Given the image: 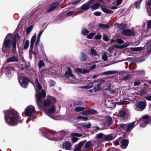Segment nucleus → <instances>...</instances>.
<instances>
[{
	"mask_svg": "<svg viewBox=\"0 0 151 151\" xmlns=\"http://www.w3.org/2000/svg\"><path fill=\"white\" fill-rule=\"evenodd\" d=\"M35 82L32 83L36 92V97L37 105L39 107L42 105L45 107H48L45 110L46 113L52 114L55 111V106L54 104L55 103L56 100L52 96H47V99L45 100L43 103L41 101V97L45 98L46 96V93L45 90L42 89L41 91L42 88L38 80V79L35 77L34 78Z\"/></svg>",
	"mask_w": 151,
	"mask_h": 151,
	"instance_id": "1",
	"label": "nucleus"
},
{
	"mask_svg": "<svg viewBox=\"0 0 151 151\" xmlns=\"http://www.w3.org/2000/svg\"><path fill=\"white\" fill-rule=\"evenodd\" d=\"M3 112L5 121L10 125L15 126L23 121V119L19 117L18 113L13 109L4 110Z\"/></svg>",
	"mask_w": 151,
	"mask_h": 151,
	"instance_id": "2",
	"label": "nucleus"
},
{
	"mask_svg": "<svg viewBox=\"0 0 151 151\" xmlns=\"http://www.w3.org/2000/svg\"><path fill=\"white\" fill-rule=\"evenodd\" d=\"M49 132L51 134H53V137H50L49 134L46 131L43 130L42 132L44 134V136L49 139L53 141H58L64 138L66 135L67 132L65 131H62L59 132H55L52 130H49Z\"/></svg>",
	"mask_w": 151,
	"mask_h": 151,
	"instance_id": "3",
	"label": "nucleus"
},
{
	"mask_svg": "<svg viewBox=\"0 0 151 151\" xmlns=\"http://www.w3.org/2000/svg\"><path fill=\"white\" fill-rule=\"evenodd\" d=\"M12 36L11 34H9L6 35L4 39L2 47V50L3 52H9V50L7 48L10 47V40Z\"/></svg>",
	"mask_w": 151,
	"mask_h": 151,
	"instance_id": "4",
	"label": "nucleus"
},
{
	"mask_svg": "<svg viewBox=\"0 0 151 151\" xmlns=\"http://www.w3.org/2000/svg\"><path fill=\"white\" fill-rule=\"evenodd\" d=\"M97 139H100L102 141H109L114 139L113 135L111 134L105 135L102 133L97 134L96 136Z\"/></svg>",
	"mask_w": 151,
	"mask_h": 151,
	"instance_id": "5",
	"label": "nucleus"
},
{
	"mask_svg": "<svg viewBox=\"0 0 151 151\" xmlns=\"http://www.w3.org/2000/svg\"><path fill=\"white\" fill-rule=\"evenodd\" d=\"M25 112L27 116H32L35 112V107L32 105L28 106L25 109Z\"/></svg>",
	"mask_w": 151,
	"mask_h": 151,
	"instance_id": "6",
	"label": "nucleus"
},
{
	"mask_svg": "<svg viewBox=\"0 0 151 151\" xmlns=\"http://www.w3.org/2000/svg\"><path fill=\"white\" fill-rule=\"evenodd\" d=\"M151 118L149 119V116L146 115L142 117V119H140V126L142 127H145L147 124L150 123V119Z\"/></svg>",
	"mask_w": 151,
	"mask_h": 151,
	"instance_id": "7",
	"label": "nucleus"
},
{
	"mask_svg": "<svg viewBox=\"0 0 151 151\" xmlns=\"http://www.w3.org/2000/svg\"><path fill=\"white\" fill-rule=\"evenodd\" d=\"M19 82L21 86L23 88H25L27 87L29 81L27 78L19 77L18 78Z\"/></svg>",
	"mask_w": 151,
	"mask_h": 151,
	"instance_id": "8",
	"label": "nucleus"
},
{
	"mask_svg": "<svg viewBox=\"0 0 151 151\" xmlns=\"http://www.w3.org/2000/svg\"><path fill=\"white\" fill-rule=\"evenodd\" d=\"M146 105V101L139 102L135 107V109L137 111H141L145 109Z\"/></svg>",
	"mask_w": 151,
	"mask_h": 151,
	"instance_id": "9",
	"label": "nucleus"
},
{
	"mask_svg": "<svg viewBox=\"0 0 151 151\" xmlns=\"http://www.w3.org/2000/svg\"><path fill=\"white\" fill-rule=\"evenodd\" d=\"M129 44L128 43H125L123 45L120 46L116 45H114L113 46L109 47L108 48V50L109 52L111 53L112 51L114 50V48L115 47L122 48L125 47H127L129 46Z\"/></svg>",
	"mask_w": 151,
	"mask_h": 151,
	"instance_id": "10",
	"label": "nucleus"
},
{
	"mask_svg": "<svg viewBox=\"0 0 151 151\" xmlns=\"http://www.w3.org/2000/svg\"><path fill=\"white\" fill-rule=\"evenodd\" d=\"M36 37V33H35L34 35L32 36L31 41H30V50H29V53H30L32 52V50L34 44L35 42V39Z\"/></svg>",
	"mask_w": 151,
	"mask_h": 151,
	"instance_id": "11",
	"label": "nucleus"
},
{
	"mask_svg": "<svg viewBox=\"0 0 151 151\" xmlns=\"http://www.w3.org/2000/svg\"><path fill=\"white\" fill-rule=\"evenodd\" d=\"M19 60L18 56L17 55H13L8 58L6 60L7 63L9 62H17Z\"/></svg>",
	"mask_w": 151,
	"mask_h": 151,
	"instance_id": "12",
	"label": "nucleus"
},
{
	"mask_svg": "<svg viewBox=\"0 0 151 151\" xmlns=\"http://www.w3.org/2000/svg\"><path fill=\"white\" fill-rule=\"evenodd\" d=\"M122 34L127 36H134L135 35L134 32L129 29L123 30L122 32Z\"/></svg>",
	"mask_w": 151,
	"mask_h": 151,
	"instance_id": "13",
	"label": "nucleus"
},
{
	"mask_svg": "<svg viewBox=\"0 0 151 151\" xmlns=\"http://www.w3.org/2000/svg\"><path fill=\"white\" fill-rule=\"evenodd\" d=\"M95 0H90L87 3L83 5L81 7V9L83 10H86L89 8V5L90 4L93 3V1Z\"/></svg>",
	"mask_w": 151,
	"mask_h": 151,
	"instance_id": "14",
	"label": "nucleus"
},
{
	"mask_svg": "<svg viewBox=\"0 0 151 151\" xmlns=\"http://www.w3.org/2000/svg\"><path fill=\"white\" fill-rule=\"evenodd\" d=\"M105 82L103 80H100L98 83L93 88L94 91L96 92L97 91L101 90V88L100 86L105 83Z\"/></svg>",
	"mask_w": 151,
	"mask_h": 151,
	"instance_id": "15",
	"label": "nucleus"
},
{
	"mask_svg": "<svg viewBox=\"0 0 151 151\" xmlns=\"http://www.w3.org/2000/svg\"><path fill=\"white\" fill-rule=\"evenodd\" d=\"M105 105L108 108L113 109L116 106V104L114 102L109 101L106 100L105 101Z\"/></svg>",
	"mask_w": 151,
	"mask_h": 151,
	"instance_id": "16",
	"label": "nucleus"
},
{
	"mask_svg": "<svg viewBox=\"0 0 151 151\" xmlns=\"http://www.w3.org/2000/svg\"><path fill=\"white\" fill-rule=\"evenodd\" d=\"M75 71L77 73H86L89 72V70L86 69H83L77 68L74 69Z\"/></svg>",
	"mask_w": 151,
	"mask_h": 151,
	"instance_id": "17",
	"label": "nucleus"
},
{
	"mask_svg": "<svg viewBox=\"0 0 151 151\" xmlns=\"http://www.w3.org/2000/svg\"><path fill=\"white\" fill-rule=\"evenodd\" d=\"M68 71H65V75L66 77H73L74 78L76 77L75 76L73 73L70 67H68L67 68Z\"/></svg>",
	"mask_w": 151,
	"mask_h": 151,
	"instance_id": "18",
	"label": "nucleus"
},
{
	"mask_svg": "<svg viewBox=\"0 0 151 151\" xmlns=\"http://www.w3.org/2000/svg\"><path fill=\"white\" fill-rule=\"evenodd\" d=\"M135 121L132 122L129 124L128 125H127V128L126 130L127 133H129L131 132L132 129L134 127V125Z\"/></svg>",
	"mask_w": 151,
	"mask_h": 151,
	"instance_id": "19",
	"label": "nucleus"
},
{
	"mask_svg": "<svg viewBox=\"0 0 151 151\" xmlns=\"http://www.w3.org/2000/svg\"><path fill=\"white\" fill-rule=\"evenodd\" d=\"M71 143L66 141L64 142L63 144V148L66 150H69L71 148Z\"/></svg>",
	"mask_w": 151,
	"mask_h": 151,
	"instance_id": "20",
	"label": "nucleus"
},
{
	"mask_svg": "<svg viewBox=\"0 0 151 151\" xmlns=\"http://www.w3.org/2000/svg\"><path fill=\"white\" fill-rule=\"evenodd\" d=\"M59 3L58 2H56L52 4L48 8L47 10V12H49L52 11L55 9L58 5Z\"/></svg>",
	"mask_w": 151,
	"mask_h": 151,
	"instance_id": "21",
	"label": "nucleus"
},
{
	"mask_svg": "<svg viewBox=\"0 0 151 151\" xmlns=\"http://www.w3.org/2000/svg\"><path fill=\"white\" fill-rule=\"evenodd\" d=\"M129 143L128 141L126 139H123L121 142L120 147L121 148L124 149L126 148Z\"/></svg>",
	"mask_w": 151,
	"mask_h": 151,
	"instance_id": "22",
	"label": "nucleus"
},
{
	"mask_svg": "<svg viewBox=\"0 0 151 151\" xmlns=\"http://www.w3.org/2000/svg\"><path fill=\"white\" fill-rule=\"evenodd\" d=\"M114 26L118 28L121 29H124L126 27V24H119L118 23L115 24Z\"/></svg>",
	"mask_w": 151,
	"mask_h": 151,
	"instance_id": "23",
	"label": "nucleus"
},
{
	"mask_svg": "<svg viewBox=\"0 0 151 151\" xmlns=\"http://www.w3.org/2000/svg\"><path fill=\"white\" fill-rule=\"evenodd\" d=\"M101 8L102 11L105 13L111 14L113 12V11H112L108 9L104 6H102Z\"/></svg>",
	"mask_w": 151,
	"mask_h": 151,
	"instance_id": "24",
	"label": "nucleus"
},
{
	"mask_svg": "<svg viewBox=\"0 0 151 151\" xmlns=\"http://www.w3.org/2000/svg\"><path fill=\"white\" fill-rule=\"evenodd\" d=\"M81 34L84 36H87L89 33V31L85 28H83L81 29Z\"/></svg>",
	"mask_w": 151,
	"mask_h": 151,
	"instance_id": "25",
	"label": "nucleus"
},
{
	"mask_svg": "<svg viewBox=\"0 0 151 151\" xmlns=\"http://www.w3.org/2000/svg\"><path fill=\"white\" fill-rule=\"evenodd\" d=\"M91 54L92 55L95 56H99V54H98L96 50L94 49L93 47H92L91 50Z\"/></svg>",
	"mask_w": 151,
	"mask_h": 151,
	"instance_id": "26",
	"label": "nucleus"
},
{
	"mask_svg": "<svg viewBox=\"0 0 151 151\" xmlns=\"http://www.w3.org/2000/svg\"><path fill=\"white\" fill-rule=\"evenodd\" d=\"M19 37V36L18 35H16L14 38V40L12 42V46L14 48H16V41L15 39L16 38H18Z\"/></svg>",
	"mask_w": 151,
	"mask_h": 151,
	"instance_id": "27",
	"label": "nucleus"
},
{
	"mask_svg": "<svg viewBox=\"0 0 151 151\" xmlns=\"http://www.w3.org/2000/svg\"><path fill=\"white\" fill-rule=\"evenodd\" d=\"M146 7L149 11V8L151 7V0H148L146 1Z\"/></svg>",
	"mask_w": 151,
	"mask_h": 151,
	"instance_id": "28",
	"label": "nucleus"
},
{
	"mask_svg": "<svg viewBox=\"0 0 151 151\" xmlns=\"http://www.w3.org/2000/svg\"><path fill=\"white\" fill-rule=\"evenodd\" d=\"M80 59L81 61H86L87 59L86 55L83 53H82L81 56L80 57Z\"/></svg>",
	"mask_w": 151,
	"mask_h": 151,
	"instance_id": "29",
	"label": "nucleus"
},
{
	"mask_svg": "<svg viewBox=\"0 0 151 151\" xmlns=\"http://www.w3.org/2000/svg\"><path fill=\"white\" fill-rule=\"evenodd\" d=\"M93 86V82H91L89 85L85 86H82L81 87L82 88H85L86 89H89L92 88Z\"/></svg>",
	"mask_w": 151,
	"mask_h": 151,
	"instance_id": "30",
	"label": "nucleus"
},
{
	"mask_svg": "<svg viewBox=\"0 0 151 151\" xmlns=\"http://www.w3.org/2000/svg\"><path fill=\"white\" fill-rule=\"evenodd\" d=\"M146 46L147 47V50L148 52L151 51V40L147 42Z\"/></svg>",
	"mask_w": 151,
	"mask_h": 151,
	"instance_id": "31",
	"label": "nucleus"
},
{
	"mask_svg": "<svg viewBox=\"0 0 151 151\" xmlns=\"http://www.w3.org/2000/svg\"><path fill=\"white\" fill-rule=\"evenodd\" d=\"M118 105H122V104H129L128 101H121L119 102H117L116 103Z\"/></svg>",
	"mask_w": 151,
	"mask_h": 151,
	"instance_id": "32",
	"label": "nucleus"
},
{
	"mask_svg": "<svg viewBox=\"0 0 151 151\" xmlns=\"http://www.w3.org/2000/svg\"><path fill=\"white\" fill-rule=\"evenodd\" d=\"M52 70V68H50L48 69V71H50ZM47 71L48 70H47V69H44L41 70L40 72L41 76H44V73H46Z\"/></svg>",
	"mask_w": 151,
	"mask_h": 151,
	"instance_id": "33",
	"label": "nucleus"
},
{
	"mask_svg": "<svg viewBox=\"0 0 151 151\" xmlns=\"http://www.w3.org/2000/svg\"><path fill=\"white\" fill-rule=\"evenodd\" d=\"M144 47H132L131 48V50L134 51H138L142 50Z\"/></svg>",
	"mask_w": 151,
	"mask_h": 151,
	"instance_id": "34",
	"label": "nucleus"
},
{
	"mask_svg": "<svg viewBox=\"0 0 151 151\" xmlns=\"http://www.w3.org/2000/svg\"><path fill=\"white\" fill-rule=\"evenodd\" d=\"M81 144H78L76 146L75 148L74 149L73 151H81Z\"/></svg>",
	"mask_w": 151,
	"mask_h": 151,
	"instance_id": "35",
	"label": "nucleus"
},
{
	"mask_svg": "<svg viewBox=\"0 0 151 151\" xmlns=\"http://www.w3.org/2000/svg\"><path fill=\"white\" fill-rule=\"evenodd\" d=\"M77 119H82L84 121H86L89 120L88 118L87 117H84L81 116H78L77 118Z\"/></svg>",
	"mask_w": 151,
	"mask_h": 151,
	"instance_id": "36",
	"label": "nucleus"
},
{
	"mask_svg": "<svg viewBox=\"0 0 151 151\" xmlns=\"http://www.w3.org/2000/svg\"><path fill=\"white\" fill-rule=\"evenodd\" d=\"M100 4L99 3H96L92 6L91 8L92 9H96L99 8L100 6Z\"/></svg>",
	"mask_w": 151,
	"mask_h": 151,
	"instance_id": "37",
	"label": "nucleus"
},
{
	"mask_svg": "<svg viewBox=\"0 0 151 151\" xmlns=\"http://www.w3.org/2000/svg\"><path fill=\"white\" fill-rule=\"evenodd\" d=\"M102 59H103L104 61H106L107 60L108 58L106 53L105 52H104L102 53Z\"/></svg>",
	"mask_w": 151,
	"mask_h": 151,
	"instance_id": "38",
	"label": "nucleus"
},
{
	"mask_svg": "<svg viewBox=\"0 0 151 151\" xmlns=\"http://www.w3.org/2000/svg\"><path fill=\"white\" fill-rule=\"evenodd\" d=\"M89 115H92L98 113V112L95 110L91 109L88 110Z\"/></svg>",
	"mask_w": 151,
	"mask_h": 151,
	"instance_id": "39",
	"label": "nucleus"
},
{
	"mask_svg": "<svg viewBox=\"0 0 151 151\" xmlns=\"http://www.w3.org/2000/svg\"><path fill=\"white\" fill-rule=\"evenodd\" d=\"M119 126L121 129L124 130L127 127V124H119Z\"/></svg>",
	"mask_w": 151,
	"mask_h": 151,
	"instance_id": "40",
	"label": "nucleus"
},
{
	"mask_svg": "<svg viewBox=\"0 0 151 151\" xmlns=\"http://www.w3.org/2000/svg\"><path fill=\"white\" fill-rule=\"evenodd\" d=\"M38 65L39 68L40 69L41 67H44L45 65V64L42 60H40L39 61L38 63Z\"/></svg>",
	"mask_w": 151,
	"mask_h": 151,
	"instance_id": "41",
	"label": "nucleus"
},
{
	"mask_svg": "<svg viewBox=\"0 0 151 151\" xmlns=\"http://www.w3.org/2000/svg\"><path fill=\"white\" fill-rule=\"evenodd\" d=\"M84 109V108L82 107H76L75 109V110L77 112H79L81 111H82Z\"/></svg>",
	"mask_w": 151,
	"mask_h": 151,
	"instance_id": "42",
	"label": "nucleus"
},
{
	"mask_svg": "<svg viewBox=\"0 0 151 151\" xmlns=\"http://www.w3.org/2000/svg\"><path fill=\"white\" fill-rule=\"evenodd\" d=\"M140 1H136L134 4V6L136 9H139L140 8Z\"/></svg>",
	"mask_w": 151,
	"mask_h": 151,
	"instance_id": "43",
	"label": "nucleus"
},
{
	"mask_svg": "<svg viewBox=\"0 0 151 151\" xmlns=\"http://www.w3.org/2000/svg\"><path fill=\"white\" fill-rule=\"evenodd\" d=\"M81 126L85 128H90L91 126V124L89 123L87 124H82Z\"/></svg>",
	"mask_w": 151,
	"mask_h": 151,
	"instance_id": "44",
	"label": "nucleus"
},
{
	"mask_svg": "<svg viewBox=\"0 0 151 151\" xmlns=\"http://www.w3.org/2000/svg\"><path fill=\"white\" fill-rule=\"evenodd\" d=\"M92 145V143L90 141H88L85 145L84 147L86 148H88L91 147Z\"/></svg>",
	"mask_w": 151,
	"mask_h": 151,
	"instance_id": "45",
	"label": "nucleus"
},
{
	"mask_svg": "<svg viewBox=\"0 0 151 151\" xmlns=\"http://www.w3.org/2000/svg\"><path fill=\"white\" fill-rule=\"evenodd\" d=\"M32 26H30L29 27L27 28L25 30L26 34L27 35L32 30Z\"/></svg>",
	"mask_w": 151,
	"mask_h": 151,
	"instance_id": "46",
	"label": "nucleus"
},
{
	"mask_svg": "<svg viewBox=\"0 0 151 151\" xmlns=\"http://www.w3.org/2000/svg\"><path fill=\"white\" fill-rule=\"evenodd\" d=\"M71 136L72 137H81L82 136V135L80 134H78L76 133H73L71 134Z\"/></svg>",
	"mask_w": 151,
	"mask_h": 151,
	"instance_id": "47",
	"label": "nucleus"
},
{
	"mask_svg": "<svg viewBox=\"0 0 151 151\" xmlns=\"http://www.w3.org/2000/svg\"><path fill=\"white\" fill-rule=\"evenodd\" d=\"M29 42L28 40H27L25 42L24 45V48L25 49H27L28 47Z\"/></svg>",
	"mask_w": 151,
	"mask_h": 151,
	"instance_id": "48",
	"label": "nucleus"
},
{
	"mask_svg": "<svg viewBox=\"0 0 151 151\" xmlns=\"http://www.w3.org/2000/svg\"><path fill=\"white\" fill-rule=\"evenodd\" d=\"M119 114L121 117L123 118L126 115V112L124 111H121L119 112Z\"/></svg>",
	"mask_w": 151,
	"mask_h": 151,
	"instance_id": "49",
	"label": "nucleus"
},
{
	"mask_svg": "<svg viewBox=\"0 0 151 151\" xmlns=\"http://www.w3.org/2000/svg\"><path fill=\"white\" fill-rule=\"evenodd\" d=\"M147 27L148 28V31H150V29L151 28V20L148 21L147 22Z\"/></svg>",
	"mask_w": 151,
	"mask_h": 151,
	"instance_id": "50",
	"label": "nucleus"
},
{
	"mask_svg": "<svg viewBox=\"0 0 151 151\" xmlns=\"http://www.w3.org/2000/svg\"><path fill=\"white\" fill-rule=\"evenodd\" d=\"M95 34L94 33L91 32L88 35H87V37L89 39H91L93 36L95 35Z\"/></svg>",
	"mask_w": 151,
	"mask_h": 151,
	"instance_id": "51",
	"label": "nucleus"
},
{
	"mask_svg": "<svg viewBox=\"0 0 151 151\" xmlns=\"http://www.w3.org/2000/svg\"><path fill=\"white\" fill-rule=\"evenodd\" d=\"M99 26L100 27H102L104 28H107L108 29L109 28V27L108 25L106 24H104L102 23L99 24Z\"/></svg>",
	"mask_w": 151,
	"mask_h": 151,
	"instance_id": "52",
	"label": "nucleus"
},
{
	"mask_svg": "<svg viewBox=\"0 0 151 151\" xmlns=\"http://www.w3.org/2000/svg\"><path fill=\"white\" fill-rule=\"evenodd\" d=\"M118 71L116 70H109L107 71L108 74L110 75L112 74H114L116 73H117Z\"/></svg>",
	"mask_w": 151,
	"mask_h": 151,
	"instance_id": "53",
	"label": "nucleus"
},
{
	"mask_svg": "<svg viewBox=\"0 0 151 151\" xmlns=\"http://www.w3.org/2000/svg\"><path fill=\"white\" fill-rule=\"evenodd\" d=\"M114 42H117L119 44H121L124 42V41L121 39H117Z\"/></svg>",
	"mask_w": 151,
	"mask_h": 151,
	"instance_id": "54",
	"label": "nucleus"
},
{
	"mask_svg": "<svg viewBox=\"0 0 151 151\" xmlns=\"http://www.w3.org/2000/svg\"><path fill=\"white\" fill-rule=\"evenodd\" d=\"M49 85L50 86H52L55 84V82L52 80H50L48 82Z\"/></svg>",
	"mask_w": 151,
	"mask_h": 151,
	"instance_id": "55",
	"label": "nucleus"
},
{
	"mask_svg": "<svg viewBox=\"0 0 151 151\" xmlns=\"http://www.w3.org/2000/svg\"><path fill=\"white\" fill-rule=\"evenodd\" d=\"M88 112V110H85L83 111L82 112L81 114L82 115L84 116L89 115Z\"/></svg>",
	"mask_w": 151,
	"mask_h": 151,
	"instance_id": "56",
	"label": "nucleus"
},
{
	"mask_svg": "<svg viewBox=\"0 0 151 151\" xmlns=\"http://www.w3.org/2000/svg\"><path fill=\"white\" fill-rule=\"evenodd\" d=\"M145 98L147 100L151 101V95H148L146 96Z\"/></svg>",
	"mask_w": 151,
	"mask_h": 151,
	"instance_id": "57",
	"label": "nucleus"
},
{
	"mask_svg": "<svg viewBox=\"0 0 151 151\" xmlns=\"http://www.w3.org/2000/svg\"><path fill=\"white\" fill-rule=\"evenodd\" d=\"M103 40L106 41H108L109 40V39L108 37L105 35H103Z\"/></svg>",
	"mask_w": 151,
	"mask_h": 151,
	"instance_id": "58",
	"label": "nucleus"
},
{
	"mask_svg": "<svg viewBox=\"0 0 151 151\" xmlns=\"http://www.w3.org/2000/svg\"><path fill=\"white\" fill-rule=\"evenodd\" d=\"M40 38L37 37V40L35 42V45L36 46H37L39 44L40 42Z\"/></svg>",
	"mask_w": 151,
	"mask_h": 151,
	"instance_id": "59",
	"label": "nucleus"
},
{
	"mask_svg": "<svg viewBox=\"0 0 151 151\" xmlns=\"http://www.w3.org/2000/svg\"><path fill=\"white\" fill-rule=\"evenodd\" d=\"M93 129L96 132L101 129H100L99 127L97 126L94 127H93Z\"/></svg>",
	"mask_w": 151,
	"mask_h": 151,
	"instance_id": "60",
	"label": "nucleus"
},
{
	"mask_svg": "<svg viewBox=\"0 0 151 151\" xmlns=\"http://www.w3.org/2000/svg\"><path fill=\"white\" fill-rule=\"evenodd\" d=\"M78 139L75 137H72V139L73 141L74 142H76L78 140Z\"/></svg>",
	"mask_w": 151,
	"mask_h": 151,
	"instance_id": "61",
	"label": "nucleus"
},
{
	"mask_svg": "<svg viewBox=\"0 0 151 151\" xmlns=\"http://www.w3.org/2000/svg\"><path fill=\"white\" fill-rule=\"evenodd\" d=\"M73 11H70L69 12H68L66 14V16H69L73 14Z\"/></svg>",
	"mask_w": 151,
	"mask_h": 151,
	"instance_id": "62",
	"label": "nucleus"
},
{
	"mask_svg": "<svg viewBox=\"0 0 151 151\" xmlns=\"http://www.w3.org/2000/svg\"><path fill=\"white\" fill-rule=\"evenodd\" d=\"M113 143L115 146L118 145L119 144V142L118 140H116L114 141Z\"/></svg>",
	"mask_w": 151,
	"mask_h": 151,
	"instance_id": "63",
	"label": "nucleus"
},
{
	"mask_svg": "<svg viewBox=\"0 0 151 151\" xmlns=\"http://www.w3.org/2000/svg\"><path fill=\"white\" fill-rule=\"evenodd\" d=\"M95 38L96 40L100 39L101 38V35H97L95 36Z\"/></svg>",
	"mask_w": 151,
	"mask_h": 151,
	"instance_id": "64",
	"label": "nucleus"
}]
</instances>
